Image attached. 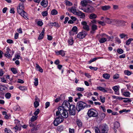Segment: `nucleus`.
Instances as JSON below:
<instances>
[{"label": "nucleus", "mask_w": 133, "mask_h": 133, "mask_svg": "<svg viewBox=\"0 0 133 133\" xmlns=\"http://www.w3.org/2000/svg\"><path fill=\"white\" fill-rule=\"evenodd\" d=\"M56 116L60 115L64 118H66L68 116V111L65 109L64 107L59 106L58 108V111L56 113Z\"/></svg>", "instance_id": "f257e3e1"}, {"label": "nucleus", "mask_w": 133, "mask_h": 133, "mask_svg": "<svg viewBox=\"0 0 133 133\" xmlns=\"http://www.w3.org/2000/svg\"><path fill=\"white\" fill-rule=\"evenodd\" d=\"M87 104L85 103L82 101H79L77 103L76 110L78 111L84 109L87 106Z\"/></svg>", "instance_id": "f03ea898"}, {"label": "nucleus", "mask_w": 133, "mask_h": 133, "mask_svg": "<svg viewBox=\"0 0 133 133\" xmlns=\"http://www.w3.org/2000/svg\"><path fill=\"white\" fill-rule=\"evenodd\" d=\"M56 117L54 121V124L55 126H57L63 121V118L58 116H56Z\"/></svg>", "instance_id": "7ed1b4c3"}, {"label": "nucleus", "mask_w": 133, "mask_h": 133, "mask_svg": "<svg viewBox=\"0 0 133 133\" xmlns=\"http://www.w3.org/2000/svg\"><path fill=\"white\" fill-rule=\"evenodd\" d=\"M87 115L89 117H96L98 116V113L94 109H91L88 111Z\"/></svg>", "instance_id": "20e7f679"}, {"label": "nucleus", "mask_w": 133, "mask_h": 133, "mask_svg": "<svg viewBox=\"0 0 133 133\" xmlns=\"http://www.w3.org/2000/svg\"><path fill=\"white\" fill-rule=\"evenodd\" d=\"M24 8H17V12L24 18H28L27 17V13L24 10Z\"/></svg>", "instance_id": "39448f33"}, {"label": "nucleus", "mask_w": 133, "mask_h": 133, "mask_svg": "<svg viewBox=\"0 0 133 133\" xmlns=\"http://www.w3.org/2000/svg\"><path fill=\"white\" fill-rule=\"evenodd\" d=\"M99 129L101 133H107L109 130V128L107 125L104 124L100 126Z\"/></svg>", "instance_id": "423d86ee"}, {"label": "nucleus", "mask_w": 133, "mask_h": 133, "mask_svg": "<svg viewBox=\"0 0 133 133\" xmlns=\"http://www.w3.org/2000/svg\"><path fill=\"white\" fill-rule=\"evenodd\" d=\"M112 21V24L117 26L123 25L125 23V21L118 19H113Z\"/></svg>", "instance_id": "0eeeda50"}, {"label": "nucleus", "mask_w": 133, "mask_h": 133, "mask_svg": "<svg viewBox=\"0 0 133 133\" xmlns=\"http://www.w3.org/2000/svg\"><path fill=\"white\" fill-rule=\"evenodd\" d=\"M14 53L13 51H11L8 48H6V51L5 54V56L6 57H11Z\"/></svg>", "instance_id": "6e6552de"}, {"label": "nucleus", "mask_w": 133, "mask_h": 133, "mask_svg": "<svg viewBox=\"0 0 133 133\" xmlns=\"http://www.w3.org/2000/svg\"><path fill=\"white\" fill-rule=\"evenodd\" d=\"M87 34V32L84 30H82V32H79L78 34L77 37L79 39H83L85 37Z\"/></svg>", "instance_id": "1a4fd4ad"}, {"label": "nucleus", "mask_w": 133, "mask_h": 133, "mask_svg": "<svg viewBox=\"0 0 133 133\" xmlns=\"http://www.w3.org/2000/svg\"><path fill=\"white\" fill-rule=\"evenodd\" d=\"M81 24L83 25V28L85 30V31L87 32L89 30V26L87 25V23L86 21H82L81 23Z\"/></svg>", "instance_id": "9d476101"}, {"label": "nucleus", "mask_w": 133, "mask_h": 133, "mask_svg": "<svg viewBox=\"0 0 133 133\" xmlns=\"http://www.w3.org/2000/svg\"><path fill=\"white\" fill-rule=\"evenodd\" d=\"M79 8L80 9L83 10L84 12H86L90 13L92 11L93 7L91 6H89L86 8H80V7Z\"/></svg>", "instance_id": "9b49d317"}, {"label": "nucleus", "mask_w": 133, "mask_h": 133, "mask_svg": "<svg viewBox=\"0 0 133 133\" xmlns=\"http://www.w3.org/2000/svg\"><path fill=\"white\" fill-rule=\"evenodd\" d=\"M97 26L95 24H92L91 26V30L90 33L92 35L94 34L95 32L96 31L97 29Z\"/></svg>", "instance_id": "f8f14e48"}, {"label": "nucleus", "mask_w": 133, "mask_h": 133, "mask_svg": "<svg viewBox=\"0 0 133 133\" xmlns=\"http://www.w3.org/2000/svg\"><path fill=\"white\" fill-rule=\"evenodd\" d=\"M75 15L80 17V18H84L85 17V15L84 13L82 12L78 11H77Z\"/></svg>", "instance_id": "ddd939ff"}, {"label": "nucleus", "mask_w": 133, "mask_h": 133, "mask_svg": "<svg viewBox=\"0 0 133 133\" xmlns=\"http://www.w3.org/2000/svg\"><path fill=\"white\" fill-rule=\"evenodd\" d=\"M21 2L19 3L17 8H24V4L26 3V0H19Z\"/></svg>", "instance_id": "4468645a"}, {"label": "nucleus", "mask_w": 133, "mask_h": 133, "mask_svg": "<svg viewBox=\"0 0 133 133\" xmlns=\"http://www.w3.org/2000/svg\"><path fill=\"white\" fill-rule=\"evenodd\" d=\"M71 105V104H70L68 101L65 100L63 102V104L62 106L64 107H64L65 108L67 107L68 109L69 107Z\"/></svg>", "instance_id": "2eb2a0df"}, {"label": "nucleus", "mask_w": 133, "mask_h": 133, "mask_svg": "<svg viewBox=\"0 0 133 133\" xmlns=\"http://www.w3.org/2000/svg\"><path fill=\"white\" fill-rule=\"evenodd\" d=\"M49 25L50 26H54L57 28H59L60 27L59 24L58 23L56 22L54 23L50 22L49 23Z\"/></svg>", "instance_id": "dca6fc26"}, {"label": "nucleus", "mask_w": 133, "mask_h": 133, "mask_svg": "<svg viewBox=\"0 0 133 133\" xmlns=\"http://www.w3.org/2000/svg\"><path fill=\"white\" fill-rule=\"evenodd\" d=\"M90 1L89 0H84L81 2L82 5L83 6H86L88 3H90Z\"/></svg>", "instance_id": "f3484780"}, {"label": "nucleus", "mask_w": 133, "mask_h": 133, "mask_svg": "<svg viewBox=\"0 0 133 133\" xmlns=\"http://www.w3.org/2000/svg\"><path fill=\"white\" fill-rule=\"evenodd\" d=\"M56 53L57 55H61L62 56H64L65 54L64 51L62 50H60L57 52H55Z\"/></svg>", "instance_id": "a211bd4d"}, {"label": "nucleus", "mask_w": 133, "mask_h": 133, "mask_svg": "<svg viewBox=\"0 0 133 133\" xmlns=\"http://www.w3.org/2000/svg\"><path fill=\"white\" fill-rule=\"evenodd\" d=\"M112 89L114 90L115 93L117 95H119V92H118L119 90V88L117 86H115L112 87Z\"/></svg>", "instance_id": "6ab92c4d"}, {"label": "nucleus", "mask_w": 133, "mask_h": 133, "mask_svg": "<svg viewBox=\"0 0 133 133\" xmlns=\"http://www.w3.org/2000/svg\"><path fill=\"white\" fill-rule=\"evenodd\" d=\"M76 123L77 125L79 127L81 128L82 127V123L81 120L80 119H77L76 120Z\"/></svg>", "instance_id": "aec40b11"}, {"label": "nucleus", "mask_w": 133, "mask_h": 133, "mask_svg": "<svg viewBox=\"0 0 133 133\" xmlns=\"http://www.w3.org/2000/svg\"><path fill=\"white\" fill-rule=\"evenodd\" d=\"M41 4L42 6L45 7L47 5L48 2L47 1H46L45 0H42L41 2Z\"/></svg>", "instance_id": "412c9836"}, {"label": "nucleus", "mask_w": 133, "mask_h": 133, "mask_svg": "<svg viewBox=\"0 0 133 133\" xmlns=\"http://www.w3.org/2000/svg\"><path fill=\"white\" fill-rule=\"evenodd\" d=\"M122 93L124 96L126 97H130V93L129 91L123 92L122 91Z\"/></svg>", "instance_id": "4be33fe9"}, {"label": "nucleus", "mask_w": 133, "mask_h": 133, "mask_svg": "<svg viewBox=\"0 0 133 133\" xmlns=\"http://www.w3.org/2000/svg\"><path fill=\"white\" fill-rule=\"evenodd\" d=\"M89 17L91 19H95L97 17V16L95 14L92 13L90 15Z\"/></svg>", "instance_id": "5701e85b"}, {"label": "nucleus", "mask_w": 133, "mask_h": 133, "mask_svg": "<svg viewBox=\"0 0 133 133\" xmlns=\"http://www.w3.org/2000/svg\"><path fill=\"white\" fill-rule=\"evenodd\" d=\"M110 8V6L109 5H105L101 6L102 9L104 11L108 10Z\"/></svg>", "instance_id": "b1692460"}, {"label": "nucleus", "mask_w": 133, "mask_h": 133, "mask_svg": "<svg viewBox=\"0 0 133 133\" xmlns=\"http://www.w3.org/2000/svg\"><path fill=\"white\" fill-rule=\"evenodd\" d=\"M44 30H43L41 33L40 34L39 37H38V39H42L44 36Z\"/></svg>", "instance_id": "393cba45"}, {"label": "nucleus", "mask_w": 133, "mask_h": 133, "mask_svg": "<svg viewBox=\"0 0 133 133\" xmlns=\"http://www.w3.org/2000/svg\"><path fill=\"white\" fill-rule=\"evenodd\" d=\"M97 88L99 90L104 92H107V90L105 89L104 88L101 87H97Z\"/></svg>", "instance_id": "a878e982"}, {"label": "nucleus", "mask_w": 133, "mask_h": 133, "mask_svg": "<svg viewBox=\"0 0 133 133\" xmlns=\"http://www.w3.org/2000/svg\"><path fill=\"white\" fill-rule=\"evenodd\" d=\"M112 19H111L109 18H105L104 21L105 22L107 23L110 24L112 23Z\"/></svg>", "instance_id": "bb28decb"}, {"label": "nucleus", "mask_w": 133, "mask_h": 133, "mask_svg": "<svg viewBox=\"0 0 133 133\" xmlns=\"http://www.w3.org/2000/svg\"><path fill=\"white\" fill-rule=\"evenodd\" d=\"M99 42L100 43H104L107 41L106 38L104 37H102L98 40Z\"/></svg>", "instance_id": "cd10ccee"}, {"label": "nucleus", "mask_w": 133, "mask_h": 133, "mask_svg": "<svg viewBox=\"0 0 133 133\" xmlns=\"http://www.w3.org/2000/svg\"><path fill=\"white\" fill-rule=\"evenodd\" d=\"M70 11L73 14H75L76 12V8L75 7H72L70 9Z\"/></svg>", "instance_id": "c85d7f7f"}, {"label": "nucleus", "mask_w": 133, "mask_h": 133, "mask_svg": "<svg viewBox=\"0 0 133 133\" xmlns=\"http://www.w3.org/2000/svg\"><path fill=\"white\" fill-rule=\"evenodd\" d=\"M5 133H13L12 131L8 128H5L4 129Z\"/></svg>", "instance_id": "c756f323"}, {"label": "nucleus", "mask_w": 133, "mask_h": 133, "mask_svg": "<svg viewBox=\"0 0 133 133\" xmlns=\"http://www.w3.org/2000/svg\"><path fill=\"white\" fill-rule=\"evenodd\" d=\"M103 77L106 79H109L110 77V75L108 74H103Z\"/></svg>", "instance_id": "7c9ffc66"}, {"label": "nucleus", "mask_w": 133, "mask_h": 133, "mask_svg": "<svg viewBox=\"0 0 133 133\" xmlns=\"http://www.w3.org/2000/svg\"><path fill=\"white\" fill-rule=\"evenodd\" d=\"M64 2L65 4L67 6H70L72 5V4L71 2L67 0H65Z\"/></svg>", "instance_id": "2f4dec72"}, {"label": "nucleus", "mask_w": 133, "mask_h": 133, "mask_svg": "<svg viewBox=\"0 0 133 133\" xmlns=\"http://www.w3.org/2000/svg\"><path fill=\"white\" fill-rule=\"evenodd\" d=\"M76 109L72 110H69V112L70 115H74L75 114Z\"/></svg>", "instance_id": "473e14b6"}, {"label": "nucleus", "mask_w": 133, "mask_h": 133, "mask_svg": "<svg viewBox=\"0 0 133 133\" xmlns=\"http://www.w3.org/2000/svg\"><path fill=\"white\" fill-rule=\"evenodd\" d=\"M124 73L125 75H127L128 76L132 74L131 72L128 70H124Z\"/></svg>", "instance_id": "72a5a7b5"}, {"label": "nucleus", "mask_w": 133, "mask_h": 133, "mask_svg": "<svg viewBox=\"0 0 133 133\" xmlns=\"http://www.w3.org/2000/svg\"><path fill=\"white\" fill-rule=\"evenodd\" d=\"M69 110H72L76 109L75 106V105L73 104H71L68 108Z\"/></svg>", "instance_id": "f704fd0d"}, {"label": "nucleus", "mask_w": 133, "mask_h": 133, "mask_svg": "<svg viewBox=\"0 0 133 133\" xmlns=\"http://www.w3.org/2000/svg\"><path fill=\"white\" fill-rule=\"evenodd\" d=\"M120 126L119 123L117 122H115L114 124V127L115 128L117 129L119 128Z\"/></svg>", "instance_id": "c9c22d12"}, {"label": "nucleus", "mask_w": 133, "mask_h": 133, "mask_svg": "<svg viewBox=\"0 0 133 133\" xmlns=\"http://www.w3.org/2000/svg\"><path fill=\"white\" fill-rule=\"evenodd\" d=\"M58 12L55 9H53L51 11V14L52 15H56L57 14Z\"/></svg>", "instance_id": "e433bc0d"}, {"label": "nucleus", "mask_w": 133, "mask_h": 133, "mask_svg": "<svg viewBox=\"0 0 133 133\" xmlns=\"http://www.w3.org/2000/svg\"><path fill=\"white\" fill-rule=\"evenodd\" d=\"M11 96V94L9 92H7L5 94V98L8 99H9Z\"/></svg>", "instance_id": "4c0bfd02"}, {"label": "nucleus", "mask_w": 133, "mask_h": 133, "mask_svg": "<svg viewBox=\"0 0 133 133\" xmlns=\"http://www.w3.org/2000/svg\"><path fill=\"white\" fill-rule=\"evenodd\" d=\"M123 99H125L123 101L124 103H129L131 102V100L130 98H124Z\"/></svg>", "instance_id": "58836bf2"}, {"label": "nucleus", "mask_w": 133, "mask_h": 133, "mask_svg": "<svg viewBox=\"0 0 133 133\" xmlns=\"http://www.w3.org/2000/svg\"><path fill=\"white\" fill-rule=\"evenodd\" d=\"M11 70L14 74H15L17 73V71L16 68H12L11 69Z\"/></svg>", "instance_id": "ea45409f"}, {"label": "nucleus", "mask_w": 133, "mask_h": 133, "mask_svg": "<svg viewBox=\"0 0 133 133\" xmlns=\"http://www.w3.org/2000/svg\"><path fill=\"white\" fill-rule=\"evenodd\" d=\"M132 40V38H130L128 40L126 41V44L128 45H129Z\"/></svg>", "instance_id": "a19ab883"}, {"label": "nucleus", "mask_w": 133, "mask_h": 133, "mask_svg": "<svg viewBox=\"0 0 133 133\" xmlns=\"http://www.w3.org/2000/svg\"><path fill=\"white\" fill-rule=\"evenodd\" d=\"M99 58H97V57H95L93 58L91 60H90L89 61V64H90L91 63H92L93 62H94L95 61H96V60H97Z\"/></svg>", "instance_id": "79ce46f5"}, {"label": "nucleus", "mask_w": 133, "mask_h": 133, "mask_svg": "<svg viewBox=\"0 0 133 133\" xmlns=\"http://www.w3.org/2000/svg\"><path fill=\"white\" fill-rule=\"evenodd\" d=\"M35 81L34 82V85L35 86H37L38 84V79L37 78L34 79Z\"/></svg>", "instance_id": "37998d69"}, {"label": "nucleus", "mask_w": 133, "mask_h": 133, "mask_svg": "<svg viewBox=\"0 0 133 133\" xmlns=\"http://www.w3.org/2000/svg\"><path fill=\"white\" fill-rule=\"evenodd\" d=\"M39 102L35 101L34 103V105L35 108H37L39 105Z\"/></svg>", "instance_id": "c03bdc74"}, {"label": "nucleus", "mask_w": 133, "mask_h": 133, "mask_svg": "<svg viewBox=\"0 0 133 133\" xmlns=\"http://www.w3.org/2000/svg\"><path fill=\"white\" fill-rule=\"evenodd\" d=\"M37 118V116H33L31 118V122H33L36 120Z\"/></svg>", "instance_id": "a18cd8bd"}, {"label": "nucleus", "mask_w": 133, "mask_h": 133, "mask_svg": "<svg viewBox=\"0 0 133 133\" xmlns=\"http://www.w3.org/2000/svg\"><path fill=\"white\" fill-rule=\"evenodd\" d=\"M117 52L120 54L123 53V50L120 48L118 49L117 50Z\"/></svg>", "instance_id": "49530a36"}, {"label": "nucleus", "mask_w": 133, "mask_h": 133, "mask_svg": "<svg viewBox=\"0 0 133 133\" xmlns=\"http://www.w3.org/2000/svg\"><path fill=\"white\" fill-rule=\"evenodd\" d=\"M42 14L43 16H45L48 15V12L47 11H43L42 12Z\"/></svg>", "instance_id": "de8ad7c7"}, {"label": "nucleus", "mask_w": 133, "mask_h": 133, "mask_svg": "<svg viewBox=\"0 0 133 133\" xmlns=\"http://www.w3.org/2000/svg\"><path fill=\"white\" fill-rule=\"evenodd\" d=\"M68 42L70 44L72 45L74 43L73 40L72 39H69L68 40Z\"/></svg>", "instance_id": "09e8293b"}, {"label": "nucleus", "mask_w": 133, "mask_h": 133, "mask_svg": "<svg viewBox=\"0 0 133 133\" xmlns=\"http://www.w3.org/2000/svg\"><path fill=\"white\" fill-rule=\"evenodd\" d=\"M5 87L3 85H0V91H3L5 90Z\"/></svg>", "instance_id": "8fccbe9b"}, {"label": "nucleus", "mask_w": 133, "mask_h": 133, "mask_svg": "<svg viewBox=\"0 0 133 133\" xmlns=\"http://www.w3.org/2000/svg\"><path fill=\"white\" fill-rule=\"evenodd\" d=\"M39 109H37L35 111L34 114V115H35V116H37V115L39 114Z\"/></svg>", "instance_id": "3c124183"}, {"label": "nucleus", "mask_w": 133, "mask_h": 133, "mask_svg": "<svg viewBox=\"0 0 133 133\" xmlns=\"http://www.w3.org/2000/svg\"><path fill=\"white\" fill-rule=\"evenodd\" d=\"M84 89V88H83L78 87L76 88V90L80 91H83Z\"/></svg>", "instance_id": "603ef678"}, {"label": "nucleus", "mask_w": 133, "mask_h": 133, "mask_svg": "<svg viewBox=\"0 0 133 133\" xmlns=\"http://www.w3.org/2000/svg\"><path fill=\"white\" fill-rule=\"evenodd\" d=\"M127 36V35L124 34H122L119 35V36L121 39H123Z\"/></svg>", "instance_id": "864d4df0"}, {"label": "nucleus", "mask_w": 133, "mask_h": 133, "mask_svg": "<svg viewBox=\"0 0 133 133\" xmlns=\"http://www.w3.org/2000/svg\"><path fill=\"white\" fill-rule=\"evenodd\" d=\"M100 97L101 101L102 102V103H104L105 100V97H102L101 96H100Z\"/></svg>", "instance_id": "5fc2aeb1"}, {"label": "nucleus", "mask_w": 133, "mask_h": 133, "mask_svg": "<svg viewBox=\"0 0 133 133\" xmlns=\"http://www.w3.org/2000/svg\"><path fill=\"white\" fill-rule=\"evenodd\" d=\"M95 133H101V132L98 128L96 127L95 128Z\"/></svg>", "instance_id": "6e6d98bb"}, {"label": "nucleus", "mask_w": 133, "mask_h": 133, "mask_svg": "<svg viewBox=\"0 0 133 133\" xmlns=\"http://www.w3.org/2000/svg\"><path fill=\"white\" fill-rule=\"evenodd\" d=\"M99 116L102 119H103L105 117V115L104 113H102Z\"/></svg>", "instance_id": "4d7b16f0"}, {"label": "nucleus", "mask_w": 133, "mask_h": 133, "mask_svg": "<svg viewBox=\"0 0 133 133\" xmlns=\"http://www.w3.org/2000/svg\"><path fill=\"white\" fill-rule=\"evenodd\" d=\"M19 129V127L17 125H16L15 127L13 128V129L15 131V132H16Z\"/></svg>", "instance_id": "13d9d810"}, {"label": "nucleus", "mask_w": 133, "mask_h": 133, "mask_svg": "<svg viewBox=\"0 0 133 133\" xmlns=\"http://www.w3.org/2000/svg\"><path fill=\"white\" fill-rule=\"evenodd\" d=\"M89 68L92 70H93L95 71H96L97 69V68L96 67H93L91 66H90Z\"/></svg>", "instance_id": "bf43d9fd"}, {"label": "nucleus", "mask_w": 133, "mask_h": 133, "mask_svg": "<svg viewBox=\"0 0 133 133\" xmlns=\"http://www.w3.org/2000/svg\"><path fill=\"white\" fill-rule=\"evenodd\" d=\"M77 95L78 96L77 98L78 99H80L81 97L83 96V95L80 93H78L77 94Z\"/></svg>", "instance_id": "052dcab7"}, {"label": "nucleus", "mask_w": 133, "mask_h": 133, "mask_svg": "<svg viewBox=\"0 0 133 133\" xmlns=\"http://www.w3.org/2000/svg\"><path fill=\"white\" fill-rule=\"evenodd\" d=\"M98 22L99 24H100L103 26L105 25V24L104 22L103 21H98Z\"/></svg>", "instance_id": "680f3d73"}, {"label": "nucleus", "mask_w": 133, "mask_h": 133, "mask_svg": "<svg viewBox=\"0 0 133 133\" xmlns=\"http://www.w3.org/2000/svg\"><path fill=\"white\" fill-rule=\"evenodd\" d=\"M19 107L17 105H16L14 107V109L15 110H19Z\"/></svg>", "instance_id": "e2e57ef3"}, {"label": "nucleus", "mask_w": 133, "mask_h": 133, "mask_svg": "<svg viewBox=\"0 0 133 133\" xmlns=\"http://www.w3.org/2000/svg\"><path fill=\"white\" fill-rule=\"evenodd\" d=\"M38 25L39 26H42L43 25V23L41 21H39L37 22Z\"/></svg>", "instance_id": "0e129e2a"}, {"label": "nucleus", "mask_w": 133, "mask_h": 133, "mask_svg": "<svg viewBox=\"0 0 133 133\" xmlns=\"http://www.w3.org/2000/svg\"><path fill=\"white\" fill-rule=\"evenodd\" d=\"M119 77V75L118 74H116L114 75L113 76V78L114 79H118Z\"/></svg>", "instance_id": "69168bd1"}, {"label": "nucleus", "mask_w": 133, "mask_h": 133, "mask_svg": "<svg viewBox=\"0 0 133 133\" xmlns=\"http://www.w3.org/2000/svg\"><path fill=\"white\" fill-rule=\"evenodd\" d=\"M77 29V27L76 26H74L72 29V31L74 32H76Z\"/></svg>", "instance_id": "338daca9"}, {"label": "nucleus", "mask_w": 133, "mask_h": 133, "mask_svg": "<svg viewBox=\"0 0 133 133\" xmlns=\"http://www.w3.org/2000/svg\"><path fill=\"white\" fill-rule=\"evenodd\" d=\"M128 9H131L133 8V4H129L127 6Z\"/></svg>", "instance_id": "774afa93"}]
</instances>
